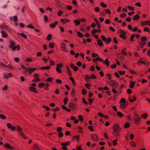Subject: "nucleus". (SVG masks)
<instances>
[{
  "instance_id": "obj_1",
  "label": "nucleus",
  "mask_w": 150,
  "mask_h": 150,
  "mask_svg": "<svg viewBox=\"0 0 150 150\" xmlns=\"http://www.w3.org/2000/svg\"><path fill=\"white\" fill-rule=\"evenodd\" d=\"M113 129L114 131L113 134L117 136H120V135L119 134V132L121 130V129L120 128L118 124H115L114 125Z\"/></svg>"
},
{
  "instance_id": "obj_2",
  "label": "nucleus",
  "mask_w": 150,
  "mask_h": 150,
  "mask_svg": "<svg viewBox=\"0 0 150 150\" xmlns=\"http://www.w3.org/2000/svg\"><path fill=\"white\" fill-rule=\"evenodd\" d=\"M16 129L18 131L20 135L24 139H27L25 135L23 134V133L22 132V129L21 127L19 125H17L16 127Z\"/></svg>"
},
{
  "instance_id": "obj_3",
  "label": "nucleus",
  "mask_w": 150,
  "mask_h": 150,
  "mask_svg": "<svg viewBox=\"0 0 150 150\" xmlns=\"http://www.w3.org/2000/svg\"><path fill=\"white\" fill-rule=\"evenodd\" d=\"M60 47L62 51L66 52L67 51V49L66 44L63 42H62L60 44Z\"/></svg>"
},
{
  "instance_id": "obj_4",
  "label": "nucleus",
  "mask_w": 150,
  "mask_h": 150,
  "mask_svg": "<svg viewBox=\"0 0 150 150\" xmlns=\"http://www.w3.org/2000/svg\"><path fill=\"white\" fill-rule=\"evenodd\" d=\"M119 33H120V37L121 38L124 39H125L126 38V33L125 31L122 30H120L119 31Z\"/></svg>"
},
{
  "instance_id": "obj_5",
  "label": "nucleus",
  "mask_w": 150,
  "mask_h": 150,
  "mask_svg": "<svg viewBox=\"0 0 150 150\" xmlns=\"http://www.w3.org/2000/svg\"><path fill=\"white\" fill-rule=\"evenodd\" d=\"M136 118L134 119V122L137 125H138L140 123L141 119L140 117L137 115H135Z\"/></svg>"
},
{
  "instance_id": "obj_6",
  "label": "nucleus",
  "mask_w": 150,
  "mask_h": 150,
  "mask_svg": "<svg viewBox=\"0 0 150 150\" xmlns=\"http://www.w3.org/2000/svg\"><path fill=\"white\" fill-rule=\"evenodd\" d=\"M4 78L6 79H8L9 78L13 76L12 74L11 73H5L4 74Z\"/></svg>"
},
{
  "instance_id": "obj_7",
  "label": "nucleus",
  "mask_w": 150,
  "mask_h": 150,
  "mask_svg": "<svg viewBox=\"0 0 150 150\" xmlns=\"http://www.w3.org/2000/svg\"><path fill=\"white\" fill-rule=\"evenodd\" d=\"M7 126L9 129H11L13 131H15L16 129V127L15 126H12V125L10 123H7Z\"/></svg>"
},
{
  "instance_id": "obj_8",
  "label": "nucleus",
  "mask_w": 150,
  "mask_h": 150,
  "mask_svg": "<svg viewBox=\"0 0 150 150\" xmlns=\"http://www.w3.org/2000/svg\"><path fill=\"white\" fill-rule=\"evenodd\" d=\"M92 139L96 141H97L99 140V138L98 136L95 134H92L91 136Z\"/></svg>"
},
{
  "instance_id": "obj_9",
  "label": "nucleus",
  "mask_w": 150,
  "mask_h": 150,
  "mask_svg": "<svg viewBox=\"0 0 150 150\" xmlns=\"http://www.w3.org/2000/svg\"><path fill=\"white\" fill-rule=\"evenodd\" d=\"M2 37L4 38H6L8 36L7 33L4 30H2L1 31Z\"/></svg>"
},
{
  "instance_id": "obj_10",
  "label": "nucleus",
  "mask_w": 150,
  "mask_h": 150,
  "mask_svg": "<svg viewBox=\"0 0 150 150\" xmlns=\"http://www.w3.org/2000/svg\"><path fill=\"white\" fill-rule=\"evenodd\" d=\"M0 28L1 29H3L6 30L8 31H10V29L6 25L4 26L3 25H1L0 27Z\"/></svg>"
},
{
  "instance_id": "obj_11",
  "label": "nucleus",
  "mask_w": 150,
  "mask_h": 150,
  "mask_svg": "<svg viewBox=\"0 0 150 150\" xmlns=\"http://www.w3.org/2000/svg\"><path fill=\"white\" fill-rule=\"evenodd\" d=\"M36 69L35 68H31L29 67L28 68V72L29 74H31L33 72H34L36 70Z\"/></svg>"
},
{
  "instance_id": "obj_12",
  "label": "nucleus",
  "mask_w": 150,
  "mask_h": 150,
  "mask_svg": "<svg viewBox=\"0 0 150 150\" xmlns=\"http://www.w3.org/2000/svg\"><path fill=\"white\" fill-rule=\"evenodd\" d=\"M11 49L13 51H15L16 50L18 51L20 49V45H18L17 46H14L11 48Z\"/></svg>"
},
{
  "instance_id": "obj_13",
  "label": "nucleus",
  "mask_w": 150,
  "mask_h": 150,
  "mask_svg": "<svg viewBox=\"0 0 150 150\" xmlns=\"http://www.w3.org/2000/svg\"><path fill=\"white\" fill-rule=\"evenodd\" d=\"M4 146L5 148H7V149H14V148H13L12 146H11L10 144H4Z\"/></svg>"
},
{
  "instance_id": "obj_14",
  "label": "nucleus",
  "mask_w": 150,
  "mask_h": 150,
  "mask_svg": "<svg viewBox=\"0 0 150 150\" xmlns=\"http://www.w3.org/2000/svg\"><path fill=\"white\" fill-rule=\"evenodd\" d=\"M69 19L66 18L61 19H60V21L63 24H65L69 22Z\"/></svg>"
},
{
  "instance_id": "obj_15",
  "label": "nucleus",
  "mask_w": 150,
  "mask_h": 150,
  "mask_svg": "<svg viewBox=\"0 0 150 150\" xmlns=\"http://www.w3.org/2000/svg\"><path fill=\"white\" fill-rule=\"evenodd\" d=\"M69 107L72 109H75L76 108L75 105L72 102L69 103Z\"/></svg>"
},
{
  "instance_id": "obj_16",
  "label": "nucleus",
  "mask_w": 150,
  "mask_h": 150,
  "mask_svg": "<svg viewBox=\"0 0 150 150\" xmlns=\"http://www.w3.org/2000/svg\"><path fill=\"white\" fill-rule=\"evenodd\" d=\"M9 42L10 45L9 46V47L10 48H11L12 47H13L15 45V42L13 40H10Z\"/></svg>"
},
{
  "instance_id": "obj_17",
  "label": "nucleus",
  "mask_w": 150,
  "mask_h": 150,
  "mask_svg": "<svg viewBox=\"0 0 150 150\" xmlns=\"http://www.w3.org/2000/svg\"><path fill=\"white\" fill-rule=\"evenodd\" d=\"M33 150H41L39 146L37 144H34L33 146Z\"/></svg>"
},
{
  "instance_id": "obj_18",
  "label": "nucleus",
  "mask_w": 150,
  "mask_h": 150,
  "mask_svg": "<svg viewBox=\"0 0 150 150\" xmlns=\"http://www.w3.org/2000/svg\"><path fill=\"white\" fill-rule=\"evenodd\" d=\"M5 67H7L8 69H12L13 70H15V68L14 67H13L10 64H8V65H6Z\"/></svg>"
},
{
  "instance_id": "obj_19",
  "label": "nucleus",
  "mask_w": 150,
  "mask_h": 150,
  "mask_svg": "<svg viewBox=\"0 0 150 150\" xmlns=\"http://www.w3.org/2000/svg\"><path fill=\"white\" fill-rule=\"evenodd\" d=\"M140 18V16L137 14L136 15L133 17V20L134 21H136L138 20Z\"/></svg>"
},
{
  "instance_id": "obj_20",
  "label": "nucleus",
  "mask_w": 150,
  "mask_h": 150,
  "mask_svg": "<svg viewBox=\"0 0 150 150\" xmlns=\"http://www.w3.org/2000/svg\"><path fill=\"white\" fill-rule=\"evenodd\" d=\"M29 90L35 93H36L37 92L35 88L33 87H29Z\"/></svg>"
},
{
  "instance_id": "obj_21",
  "label": "nucleus",
  "mask_w": 150,
  "mask_h": 150,
  "mask_svg": "<svg viewBox=\"0 0 150 150\" xmlns=\"http://www.w3.org/2000/svg\"><path fill=\"white\" fill-rule=\"evenodd\" d=\"M97 42L99 46H103V42L100 39H98L97 40Z\"/></svg>"
},
{
  "instance_id": "obj_22",
  "label": "nucleus",
  "mask_w": 150,
  "mask_h": 150,
  "mask_svg": "<svg viewBox=\"0 0 150 150\" xmlns=\"http://www.w3.org/2000/svg\"><path fill=\"white\" fill-rule=\"evenodd\" d=\"M130 83L129 87L131 88H133L135 82L134 81H130Z\"/></svg>"
},
{
  "instance_id": "obj_23",
  "label": "nucleus",
  "mask_w": 150,
  "mask_h": 150,
  "mask_svg": "<svg viewBox=\"0 0 150 150\" xmlns=\"http://www.w3.org/2000/svg\"><path fill=\"white\" fill-rule=\"evenodd\" d=\"M67 72L68 75L71 76V73L70 69L68 66H67Z\"/></svg>"
},
{
  "instance_id": "obj_24",
  "label": "nucleus",
  "mask_w": 150,
  "mask_h": 150,
  "mask_svg": "<svg viewBox=\"0 0 150 150\" xmlns=\"http://www.w3.org/2000/svg\"><path fill=\"white\" fill-rule=\"evenodd\" d=\"M58 23V22L57 21H56L54 23L51 24L50 25V27H51L52 28L55 27L56 26V25Z\"/></svg>"
},
{
  "instance_id": "obj_25",
  "label": "nucleus",
  "mask_w": 150,
  "mask_h": 150,
  "mask_svg": "<svg viewBox=\"0 0 150 150\" xmlns=\"http://www.w3.org/2000/svg\"><path fill=\"white\" fill-rule=\"evenodd\" d=\"M120 105L121 108L122 109H123L126 107L125 103H120Z\"/></svg>"
},
{
  "instance_id": "obj_26",
  "label": "nucleus",
  "mask_w": 150,
  "mask_h": 150,
  "mask_svg": "<svg viewBox=\"0 0 150 150\" xmlns=\"http://www.w3.org/2000/svg\"><path fill=\"white\" fill-rule=\"evenodd\" d=\"M18 34L20 35L22 37L24 38L25 39H26L27 38V37L26 35L25 34H24L23 33H18Z\"/></svg>"
},
{
  "instance_id": "obj_27",
  "label": "nucleus",
  "mask_w": 150,
  "mask_h": 150,
  "mask_svg": "<svg viewBox=\"0 0 150 150\" xmlns=\"http://www.w3.org/2000/svg\"><path fill=\"white\" fill-rule=\"evenodd\" d=\"M85 78L87 82H88L89 81V79H91V77L89 75H86L85 76Z\"/></svg>"
},
{
  "instance_id": "obj_28",
  "label": "nucleus",
  "mask_w": 150,
  "mask_h": 150,
  "mask_svg": "<svg viewBox=\"0 0 150 150\" xmlns=\"http://www.w3.org/2000/svg\"><path fill=\"white\" fill-rule=\"evenodd\" d=\"M70 144V142H69L65 143H62L61 145L63 146H66L69 145Z\"/></svg>"
},
{
  "instance_id": "obj_29",
  "label": "nucleus",
  "mask_w": 150,
  "mask_h": 150,
  "mask_svg": "<svg viewBox=\"0 0 150 150\" xmlns=\"http://www.w3.org/2000/svg\"><path fill=\"white\" fill-rule=\"evenodd\" d=\"M117 115L120 117H121L124 115L123 114L122 112L119 111L117 112Z\"/></svg>"
},
{
  "instance_id": "obj_30",
  "label": "nucleus",
  "mask_w": 150,
  "mask_h": 150,
  "mask_svg": "<svg viewBox=\"0 0 150 150\" xmlns=\"http://www.w3.org/2000/svg\"><path fill=\"white\" fill-rule=\"evenodd\" d=\"M129 122H127L125 124L124 127L125 128H127L129 127Z\"/></svg>"
},
{
  "instance_id": "obj_31",
  "label": "nucleus",
  "mask_w": 150,
  "mask_h": 150,
  "mask_svg": "<svg viewBox=\"0 0 150 150\" xmlns=\"http://www.w3.org/2000/svg\"><path fill=\"white\" fill-rule=\"evenodd\" d=\"M50 68V67L49 66H47L45 67H42L41 68V70H43V69L48 70Z\"/></svg>"
},
{
  "instance_id": "obj_32",
  "label": "nucleus",
  "mask_w": 150,
  "mask_h": 150,
  "mask_svg": "<svg viewBox=\"0 0 150 150\" xmlns=\"http://www.w3.org/2000/svg\"><path fill=\"white\" fill-rule=\"evenodd\" d=\"M129 72L131 74H132L136 75H137V73L136 72L134 71L133 70H130L129 71Z\"/></svg>"
},
{
  "instance_id": "obj_33",
  "label": "nucleus",
  "mask_w": 150,
  "mask_h": 150,
  "mask_svg": "<svg viewBox=\"0 0 150 150\" xmlns=\"http://www.w3.org/2000/svg\"><path fill=\"white\" fill-rule=\"evenodd\" d=\"M54 44L52 43H51L49 44V47L50 48H54Z\"/></svg>"
},
{
  "instance_id": "obj_34",
  "label": "nucleus",
  "mask_w": 150,
  "mask_h": 150,
  "mask_svg": "<svg viewBox=\"0 0 150 150\" xmlns=\"http://www.w3.org/2000/svg\"><path fill=\"white\" fill-rule=\"evenodd\" d=\"M105 42L106 44L110 43L111 42V39L110 38H108L107 39H106V40Z\"/></svg>"
},
{
  "instance_id": "obj_35",
  "label": "nucleus",
  "mask_w": 150,
  "mask_h": 150,
  "mask_svg": "<svg viewBox=\"0 0 150 150\" xmlns=\"http://www.w3.org/2000/svg\"><path fill=\"white\" fill-rule=\"evenodd\" d=\"M104 62L105 64H106L107 66H109V63H110V62L108 61V58H106L105 59V60Z\"/></svg>"
},
{
  "instance_id": "obj_36",
  "label": "nucleus",
  "mask_w": 150,
  "mask_h": 150,
  "mask_svg": "<svg viewBox=\"0 0 150 150\" xmlns=\"http://www.w3.org/2000/svg\"><path fill=\"white\" fill-rule=\"evenodd\" d=\"M74 23L76 25H79L80 23V21L78 20H75L74 21Z\"/></svg>"
},
{
  "instance_id": "obj_37",
  "label": "nucleus",
  "mask_w": 150,
  "mask_h": 150,
  "mask_svg": "<svg viewBox=\"0 0 150 150\" xmlns=\"http://www.w3.org/2000/svg\"><path fill=\"white\" fill-rule=\"evenodd\" d=\"M63 12L61 10H59L57 12V15L59 16H61L63 13Z\"/></svg>"
},
{
  "instance_id": "obj_38",
  "label": "nucleus",
  "mask_w": 150,
  "mask_h": 150,
  "mask_svg": "<svg viewBox=\"0 0 150 150\" xmlns=\"http://www.w3.org/2000/svg\"><path fill=\"white\" fill-rule=\"evenodd\" d=\"M148 116V115L147 114L144 113L141 116V117L144 119H146Z\"/></svg>"
},
{
  "instance_id": "obj_39",
  "label": "nucleus",
  "mask_w": 150,
  "mask_h": 150,
  "mask_svg": "<svg viewBox=\"0 0 150 150\" xmlns=\"http://www.w3.org/2000/svg\"><path fill=\"white\" fill-rule=\"evenodd\" d=\"M40 79L39 78H36L33 80L32 81L35 82H37L40 81Z\"/></svg>"
},
{
  "instance_id": "obj_40",
  "label": "nucleus",
  "mask_w": 150,
  "mask_h": 150,
  "mask_svg": "<svg viewBox=\"0 0 150 150\" xmlns=\"http://www.w3.org/2000/svg\"><path fill=\"white\" fill-rule=\"evenodd\" d=\"M77 34L80 38H82L83 36V35L80 32H77Z\"/></svg>"
},
{
  "instance_id": "obj_41",
  "label": "nucleus",
  "mask_w": 150,
  "mask_h": 150,
  "mask_svg": "<svg viewBox=\"0 0 150 150\" xmlns=\"http://www.w3.org/2000/svg\"><path fill=\"white\" fill-rule=\"evenodd\" d=\"M52 37V35L51 34H49L48 35L47 37V39L48 40H50Z\"/></svg>"
},
{
  "instance_id": "obj_42",
  "label": "nucleus",
  "mask_w": 150,
  "mask_h": 150,
  "mask_svg": "<svg viewBox=\"0 0 150 150\" xmlns=\"http://www.w3.org/2000/svg\"><path fill=\"white\" fill-rule=\"evenodd\" d=\"M0 118L2 120H4L6 118V117L5 115L3 114H0Z\"/></svg>"
},
{
  "instance_id": "obj_43",
  "label": "nucleus",
  "mask_w": 150,
  "mask_h": 150,
  "mask_svg": "<svg viewBox=\"0 0 150 150\" xmlns=\"http://www.w3.org/2000/svg\"><path fill=\"white\" fill-rule=\"evenodd\" d=\"M117 139L113 140L112 141V144L113 146H115L117 144Z\"/></svg>"
},
{
  "instance_id": "obj_44",
  "label": "nucleus",
  "mask_w": 150,
  "mask_h": 150,
  "mask_svg": "<svg viewBox=\"0 0 150 150\" xmlns=\"http://www.w3.org/2000/svg\"><path fill=\"white\" fill-rule=\"evenodd\" d=\"M130 144V145L133 147H134L136 146V143L134 141H132L131 142Z\"/></svg>"
},
{
  "instance_id": "obj_45",
  "label": "nucleus",
  "mask_w": 150,
  "mask_h": 150,
  "mask_svg": "<svg viewBox=\"0 0 150 150\" xmlns=\"http://www.w3.org/2000/svg\"><path fill=\"white\" fill-rule=\"evenodd\" d=\"M57 67L58 68L60 69L62 68L63 67V65L60 64H58L57 65Z\"/></svg>"
},
{
  "instance_id": "obj_46",
  "label": "nucleus",
  "mask_w": 150,
  "mask_h": 150,
  "mask_svg": "<svg viewBox=\"0 0 150 150\" xmlns=\"http://www.w3.org/2000/svg\"><path fill=\"white\" fill-rule=\"evenodd\" d=\"M120 56V59H124V56H123L121 55L120 54V53H118V54H117V56Z\"/></svg>"
},
{
  "instance_id": "obj_47",
  "label": "nucleus",
  "mask_w": 150,
  "mask_h": 150,
  "mask_svg": "<svg viewBox=\"0 0 150 150\" xmlns=\"http://www.w3.org/2000/svg\"><path fill=\"white\" fill-rule=\"evenodd\" d=\"M13 21L14 22H16L18 20V18L17 16H15L13 17Z\"/></svg>"
},
{
  "instance_id": "obj_48",
  "label": "nucleus",
  "mask_w": 150,
  "mask_h": 150,
  "mask_svg": "<svg viewBox=\"0 0 150 150\" xmlns=\"http://www.w3.org/2000/svg\"><path fill=\"white\" fill-rule=\"evenodd\" d=\"M64 104L66 105L68 101V99L67 98H65L63 100Z\"/></svg>"
},
{
  "instance_id": "obj_49",
  "label": "nucleus",
  "mask_w": 150,
  "mask_h": 150,
  "mask_svg": "<svg viewBox=\"0 0 150 150\" xmlns=\"http://www.w3.org/2000/svg\"><path fill=\"white\" fill-rule=\"evenodd\" d=\"M8 88V86L7 85H5L2 88V90L5 91L7 90Z\"/></svg>"
},
{
  "instance_id": "obj_50",
  "label": "nucleus",
  "mask_w": 150,
  "mask_h": 150,
  "mask_svg": "<svg viewBox=\"0 0 150 150\" xmlns=\"http://www.w3.org/2000/svg\"><path fill=\"white\" fill-rule=\"evenodd\" d=\"M136 97H134L133 98V99L132 100V99L131 98H129V100L131 102H132L133 101H134L136 100Z\"/></svg>"
},
{
  "instance_id": "obj_51",
  "label": "nucleus",
  "mask_w": 150,
  "mask_h": 150,
  "mask_svg": "<svg viewBox=\"0 0 150 150\" xmlns=\"http://www.w3.org/2000/svg\"><path fill=\"white\" fill-rule=\"evenodd\" d=\"M134 35H132L131 36L130 40L131 41H134Z\"/></svg>"
},
{
  "instance_id": "obj_52",
  "label": "nucleus",
  "mask_w": 150,
  "mask_h": 150,
  "mask_svg": "<svg viewBox=\"0 0 150 150\" xmlns=\"http://www.w3.org/2000/svg\"><path fill=\"white\" fill-rule=\"evenodd\" d=\"M27 27L28 28H30L32 29L34 28V27L32 26L31 24H29L27 26Z\"/></svg>"
},
{
  "instance_id": "obj_53",
  "label": "nucleus",
  "mask_w": 150,
  "mask_h": 150,
  "mask_svg": "<svg viewBox=\"0 0 150 150\" xmlns=\"http://www.w3.org/2000/svg\"><path fill=\"white\" fill-rule=\"evenodd\" d=\"M98 31V30L95 29H93L92 30V35H94V34L96 33Z\"/></svg>"
},
{
  "instance_id": "obj_54",
  "label": "nucleus",
  "mask_w": 150,
  "mask_h": 150,
  "mask_svg": "<svg viewBox=\"0 0 150 150\" xmlns=\"http://www.w3.org/2000/svg\"><path fill=\"white\" fill-rule=\"evenodd\" d=\"M49 84L48 83H46L45 84V88L46 90L48 89V87L49 86Z\"/></svg>"
},
{
  "instance_id": "obj_55",
  "label": "nucleus",
  "mask_w": 150,
  "mask_h": 150,
  "mask_svg": "<svg viewBox=\"0 0 150 150\" xmlns=\"http://www.w3.org/2000/svg\"><path fill=\"white\" fill-rule=\"evenodd\" d=\"M38 86L40 88H41L42 87L45 86V84L42 83H40L39 84Z\"/></svg>"
},
{
  "instance_id": "obj_56",
  "label": "nucleus",
  "mask_w": 150,
  "mask_h": 150,
  "mask_svg": "<svg viewBox=\"0 0 150 150\" xmlns=\"http://www.w3.org/2000/svg\"><path fill=\"white\" fill-rule=\"evenodd\" d=\"M53 79L52 78H48L46 80V82H51Z\"/></svg>"
},
{
  "instance_id": "obj_57",
  "label": "nucleus",
  "mask_w": 150,
  "mask_h": 150,
  "mask_svg": "<svg viewBox=\"0 0 150 150\" xmlns=\"http://www.w3.org/2000/svg\"><path fill=\"white\" fill-rule=\"evenodd\" d=\"M97 61H100L103 62H104V61L102 59L99 57H97Z\"/></svg>"
},
{
  "instance_id": "obj_58",
  "label": "nucleus",
  "mask_w": 150,
  "mask_h": 150,
  "mask_svg": "<svg viewBox=\"0 0 150 150\" xmlns=\"http://www.w3.org/2000/svg\"><path fill=\"white\" fill-rule=\"evenodd\" d=\"M50 65H54V62L51 59L50 61Z\"/></svg>"
},
{
  "instance_id": "obj_59",
  "label": "nucleus",
  "mask_w": 150,
  "mask_h": 150,
  "mask_svg": "<svg viewBox=\"0 0 150 150\" xmlns=\"http://www.w3.org/2000/svg\"><path fill=\"white\" fill-rule=\"evenodd\" d=\"M82 93L83 95H86L87 93L86 90L85 89H83L82 90Z\"/></svg>"
},
{
  "instance_id": "obj_60",
  "label": "nucleus",
  "mask_w": 150,
  "mask_h": 150,
  "mask_svg": "<svg viewBox=\"0 0 150 150\" xmlns=\"http://www.w3.org/2000/svg\"><path fill=\"white\" fill-rule=\"evenodd\" d=\"M56 70L59 73H61L62 72V71L60 69L58 68H56Z\"/></svg>"
},
{
  "instance_id": "obj_61",
  "label": "nucleus",
  "mask_w": 150,
  "mask_h": 150,
  "mask_svg": "<svg viewBox=\"0 0 150 150\" xmlns=\"http://www.w3.org/2000/svg\"><path fill=\"white\" fill-rule=\"evenodd\" d=\"M125 103V100L123 98H122L120 100V103Z\"/></svg>"
},
{
  "instance_id": "obj_62",
  "label": "nucleus",
  "mask_w": 150,
  "mask_h": 150,
  "mask_svg": "<svg viewBox=\"0 0 150 150\" xmlns=\"http://www.w3.org/2000/svg\"><path fill=\"white\" fill-rule=\"evenodd\" d=\"M130 139L131 140H132L133 139L134 135L133 134H131L130 135Z\"/></svg>"
},
{
  "instance_id": "obj_63",
  "label": "nucleus",
  "mask_w": 150,
  "mask_h": 150,
  "mask_svg": "<svg viewBox=\"0 0 150 150\" xmlns=\"http://www.w3.org/2000/svg\"><path fill=\"white\" fill-rule=\"evenodd\" d=\"M75 91L74 90H73L71 93V95L72 97H74L75 96Z\"/></svg>"
},
{
  "instance_id": "obj_64",
  "label": "nucleus",
  "mask_w": 150,
  "mask_h": 150,
  "mask_svg": "<svg viewBox=\"0 0 150 150\" xmlns=\"http://www.w3.org/2000/svg\"><path fill=\"white\" fill-rule=\"evenodd\" d=\"M102 39L104 41H105L106 40V39L105 38V37L104 35H103L101 37Z\"/></svg>"
}]
</instances>
